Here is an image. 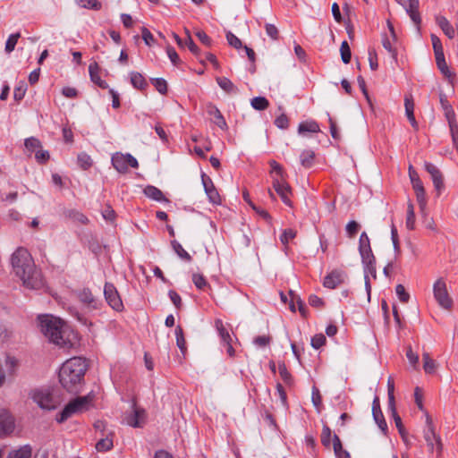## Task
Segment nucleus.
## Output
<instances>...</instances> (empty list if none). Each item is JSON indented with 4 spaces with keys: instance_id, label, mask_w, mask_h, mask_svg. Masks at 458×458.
<instances>
[{
    "instance_id": "f257e3e1",
    "label": "nucleus",
    "mask_w": 458,
    "mask_h": 458,
    "mask_svg": "<svg viewBox=\"0 0 458 458\" xmlns=\"http://www.w3.org/2000/svg\"><path fill=\"white\" fill-rule=\"evenodd\" d=\"M37 321L42 335L60 349L70 350L79 341L78 333L60 318L52 314H41L38 316Z\"/></svg>"
},
{
    "instance_id": "f03ea898",
    "label": "nucleus",
    "mask_w": 458,
    "mask_h": 458,
    "mask_svg": "<svg viewBox=\"0 0 458 458\" xmlns=\"http://www.w3.org/2000/svg\"><path fill=\"white\" fill-rule=\"evenodd\" d=\"M11 263L14 273L26 288L40 290L45 286L42 272L36 267L32 256L26 248L19 247L12 254Z\"/></svg>"
},
{
    "instance_id": "7ed1b4c3",
    "label": "nucleus",
    "mask_w": 458,
    "mask_h": 458,
    "mask_svg": "<svg viewBox=\"0 0 458 458\" xmlns=\"http://www.w3.org/2000/svg\"><path fill=\"white\" fill-rule=\"evenodd\" d=\"M88 369L87 360L83 357H72L63 363L58 372V379L64 389L70 394H79L84 384Z\"/></svg>"
},
{
    "instance_id": "20e7f679",
    "label": "nucleus",
    "mask_w": 458,
    "mask_h": 458,
    "mask_svg": "<svg viewBox=\"0 0 458 458\" xmlns=\"http://www.w3.org/2000/svg\"><path fill=\"white\" fill-rule=\"evenodd\" d=\"M414 401L419 410L424 411L426 416V428L424 429V439L427 443L428 451L432 454L436 450L437 457L442 455L443 444L441 438L435 432L433 420L429 413L425 410L423 404V393L420 387L416 386L414 389Z\"/></svg>"
},
{
    "instance_id": "39448f33",
    "label": "nucleus",
    "mask_w": 458,
    "mask_h": 458,
    "mask_svg": "<svg viewBox=\"0 0 458 458\" xmlns=\"http://www.w3.org/2000/svg\"><path fill=\"white\" fill-rule=\"evenodd\" d=\"M92 401L93 396L90 394L72 399L64 405L63 410L56 414L55 420L62 424L72 415L88 411Z\"/></svg>"
},
{
    "instance_id": "423d86ee",
    "label": "nucleus",
    "mask_w": 458,
    "mask_h": 458,
    "mask_svg": "<svg viewBox=\"0 0 458 458\" xmlns=\"http://www.w3.org/2000/svg\"><path fill=\"white\" fill-rule=\"evenodd\" d=\"M104 297L106 304L116 312L124 311L122 297L113 283L106 282L104 284Z\"/></svg>"
},
{
    "instance_id": "0eeeda50",
    "label": "nucleus",
    "mask_w": 458,
    "mask_h": 458,
    "mask_svg": "<svg viewBox=\"0 0 458 458\" xmlns=\"http://www.w3.org/2000/svg\"><path fill=\"white\" fill-rule=\"evenodd\" d=\"M75 295L78 301L88 310H99L104 308L103 301L94 296L92 291L89 287H83L82 289L77 290L75 292Z\"/></svg>"
},
{
    "instance_id": "6e6552de",
    "label": "nucleus",
    "mask_w": 458,
    "mask_h": 458,
    "mask_svg": "<svg viewBox=\"0 0 458 458\" xmlns=\"http://www.w3.org/2000/svg\"><path fill=\"white\" fill-rule=\"evenodd\" d=\"M433 293L437 302L443 309L450 310L453 307V300L447 292L446 284L443 278H439L435 282Z\"/></svg>"
},
{
    "instance_id": "1a4fd4ad",
    "label": "nucleus",
    "mask_w": 458,
    "mask_h": 458,
    "mask_svg": "<svg viewBox=\"0 0 458 458\" xmlns=\"http://www.w3.org/2000/svg\"><path fill=\"white\" fill-rule=\"evenodd\" d=\"M132 411L125 416L127 425L134 428H142L147 423V411L137 405L136 399L132 400Z\"/></svg>"
},
{
    "instance_id": "9d476101",
    "label": "nucleus",
    "mask_w": 458,
    "mask_h": 458,
    "mask_svg": "<svg viewBox=\"0 0 458 458\" xmlns=\"http://www.w3.org/2000/svg\"><path fill=\"white\" fill-rule=\"evenodd\" d=\"M424 167L425 170L430 174L435 191L437 192V197H439L443 191L445 189L444 175L442 172L430 162H425Z\"/></svg>"
},
{
    "instance_id": "9b49d317",
    "label": "nucleus",
    "mask_w": 458,
    "mask_h": 458,
    "mask_svg": "<svg viewBox=\"0 0 458 458\" xmlns=\"http://www.w3.org/2000/svg\"><path fill=\"white\" fill-rule=\"evenodd\" d=\"M201 182L209 202L214 205H220L221 197L217 189L214 185L212 179L203 172L201 173Z\"/></svg>"
},
{
    "instance_id": "f8f14e48",
    "label": "nucleus",
    "mask_w": 458,
    "mask_h": 458,
    "mask_svg": "<svg viewBox=\"0 0 458 458\" xmlns=\"http://www.w3.org/2000/svg\"><path fill=\"white\" fill-rule=\"evenodd\" d=\"M348 278L346 272L340 269H334L328 273L323 280V286L328 289H335L344 284Z\"/></svg>"
},
{
    "instance_id": "ddd939ff",
    "label": "nucleus",
    "mask_w": 458,
    "mask_h": 458,
    "mask_svg": "<svg viewBox=\"0 0 458 458\" xmlns=\"http://www.w3.org/2000/svg\"><path fill=\"white\" fill-rule=\"evenodd\" d=\"M206 112L207 114L211 116V121L214 123L217 127H219L222 131H227L228 125L227 123L221 113V111L218 109V107L212 102H208L206 104Z\"/></svg>"
},
{
    "instance_id": "4468645a",
    "label": "nucleus",
    "mask_w": 458,
    "mask_h": 458,
    "mask_svg": "<svg viewBox=\"0 0 458 458\" xmlns=\"http://www.w3.org/2000/svg\"><path fill=\"white\" fill-rule=\"evenodd\" d=\"M268 164L271 168L269 174L270 177L272 178V187L276 186V182L280 184L288 182V174L282 165H280L274 159L270 160Z\"/></svg>"
},
{
    "instance_id": "2eb2a0df",
    "label": "nucleus",
    "mask_w": 458,
    "mask_h": 458,
    "mask_svg": "<svg viewBox=\"0 0 458 458\" xmlns=\"http://www.w3.org/2000/svg\"><path fill=\"white\" fill-rule=\"evenodd\" d=\"M32 400L43 410H53L55 406L52 405V395L48 392L42 390H35L31 395Z\"/></svg>"
},
{
    "instance_id": "dca6fc26",
    "label": "nucleus",
    "mask_w": 458,
    "mask_h": 458,
    "mask_svg": "<svg viewBox=\"0 0 458 458\" xmlns=\"http://www.w3.org/2000/svg\"><path fill=\"white\" fill-rule=\"evenodd\" d=\"M14 429V418L8 410L0 412V436L11 434Z\"/></svg>"
},
{
    "instance_id": "f3484780",
    "label": "nucleus",
    "mask_w": 458,
    "mask_h": 458,
    "mask_svg": "<svg viewBox=\"0 0 458 458\" xmlns=\"http://www.w3.org/2000/svg\"><path fill=\"white\" fill-rule=\"evenodd\" d=\"M359 253L361 260L376 258L370 245V240L366 232H362L359 239Z\"/></svg>"
},
{
    "instance_id": "a211bd4d",
    "label": "nucleus",
    "mask_w": 458,
    "mask_h": 458,
    "mask_svg": "<svg viewBox=\"0 0 458 458\" xmlns=\"http://www.w3.org/2000/svg\"><path fill=\"white\" fill-rule=\"evenodd\" d=\"M288 295L290 296L289 300V310L292 312H296L295 303L298 305V310L301 314V316L303 318H307L309 315L308 308L305 304V302L301 300V298L297 295L294 291L289 290Z\"/></svg>"
},
{
    "instance_id": "6ab92c4d",
    "label": "nucleus",
    "mask_w": 458,
    "mask_h": 458,
    "mask_svg": "<svg viewBox=\"0 0 458 458\" xmlns=\"http://www.w3.org/2000/svg\"><path fill=\"white\" fill-rule=\"evenodd\" d=\"M276 194L280 197L281 200L287 207L293 208V203L291 199L293 195V189L289 182L280 184L276 182V186L273 187Z\"/></svg>"
},
{
    "instance_id": "aec40b11",
    "label": "nucleus",
    "mask_w": 458,
    "mask_h": 458,
    "mask_svg": "<svg viewBox=\"0 0 458 458\" xmlns=\"http://www.w3.org/2000/svg\"><path fill=\"white\" fill-rule=\"evenodd\" d=\"M100 71L101 68L97 62L90 63L89 65L90 81L100 89H108V83L105 80H102L100 77Z\"/></svg>"
},
{
    "instance_id": "412c9836",
    "label": "nucleus",
    "mask_w": 458,
    "mask_h": 458,
    "mask_svg": "<svg viewBox=\"0 0 458 458\" xmlns=\"http://www.w3.org/2000/svg\"><path fill=\"white\" fill-rule=\"evenodd\" d=\"M414 100L411 95H405L404 97V107H405V114L407 116L408 121L410 122L411 127L418 131L419 124L416 121L414 115Z\"/></svg>"
},
{
    "instance_id": "4be33fe9",
    "label": "nucleus",
    "mask_w": 458,
    "mask_h": 458,
    "mask_svg": "<svg viewBox=\"0 0 458 458\" xmlns=\"http://www.w3.org/2000/svg\"><path fill=\"white\" fill-rule=\"evenodd\" d=\"M143 193L149 199L158 201V202H165L170 203V199H167L161 190H159L157 187L153 185H147L144 190Z\"/></svg>"
},
{
    "instance_id": "5701e85b",
    "label": "nucleus",
    "mask_w": 458,
    "mask_h": 458,
    "mask_svg": "<svg viewBox=\"0 0 458 458\" xmlns=\"http://www.w3.org/2000/svg\"><path fill=\"white\" fill-rule=\"evenodd\" d=\"M436 23L442 30L444 34L450 39L454 38L455 36V30L453 25L449 22V21L443 15L436 16Z\"/></svg>"
},
{
    "instance_id": "b1692460",
    "label": "nucleus",
    "mask_w": 458,
    "mask_h": 458,
    "mask_svg": "<svg viewBox=\"0 0 458 458\" xmlns=\"http://www.w3.org/2000/svg\"><path fill=\"white\" fill-rule=\"evenodd\" d=\"M130 81L132 87L140 91H145L148 88L147 80L139 72H131Z\"/></svg>"
},
{
    "instance_id": "393cba45",
    "label": "nucleus",
    "mask_w": 458,
    "mask_h": 458,
    "mask_svg": "<svg viewBox=\"0 0 458 458\" xmlns=\"http://www.w3.org/2000/svg\"><path fill=\"white\" fill-rule=\"evenodd\" d=\"M412 185V189L414 190L416 199L419 204V207L421 211H423L427 206V197H426V191L423 185L422 181L420 182H416Z\"/></svg>"
},
{
    "instance_id": "a878e982",
    "label": "nucleus",
    "mask_w": 458,
    "mask_h": 458,
    "mask_svg": "<svg viewBox=\"0 0 458 458\" xmlns=\"http://www.w3.org/2000/svg\"><path fill=\"white\" fill-rule=\"evenodd\" d=\"M320 131L319 124L317 121L310 119L303 121L299 123L298 126V133L301 135L305 134L306 132H313L317 133Z\"/></svg>"
},
{
    "instance_id": "bb28decb",
    "label": "nucleus",
    "mask_w": 458,
    "mask_h": 458,
    "mask_svg": "<svg viewBox=\"0 0 458 458\" xmlns=\"http://www.w3.org/2000/svg\"><path fill=\"white\" fill-rule=\"evenodd\" d=\"M333 449L335 458H351L350 453L344 449L340 437L336 435H333Z\"/></svg>"
},
{
    "instance_id": "cd10ccee",
    "label": "nucleus",
    "mask_w": 458,
    "mask_h": 458,
    "mask_svg": "<svg viewBox=\"0 0 458 458\" xmlns=\"http://www.w3.org/2000/svg\"><path fill=\"white\" fill-rule=\"evenodd\" d=\"M125 154L115 153L111 158L112 165L120 174L127 173V166L125 162Z\"/></svg>"
},
{
    "instance_id": "c85d7f7f",
    "label": "nucleus",
    "mask_w": 458,
    "mask_h": 458,
    "mask_svg": "<svg viewBox=\"0 0 458 458\" xmlns=\"http://www.w3.org/2000/svg\"><path fill=\"white\" fill-rule=\"evenodd\" d=\"M175 338H176V345L179 348L180 352L185 357L187 352V345L186 340L184 336V331L181 325H178L174 330Z\"/></svg>"
},
{
    "instance_id": "c756f323",
    "label": "nucleus",
    "mask_w": 458,
    "mask_h": 458,
    "mask_svg": "<svg viewBox=\"0 0 458 458\" xmlns=\"http://www.w3.org/2000/svg\"><path fill=\"white\" fill-rule=\"evenodd\" d=\"M32 447L30 445H24L16 450H13L8 454L6 458H31Z\"/></svg>"
},
{
    "instance_id": "7c9ffc66",
    "label": "nucleus",
    "mask_w": 458,
    "mask_h": 458,
    "mask_svg": "<svg viewBox=\"0 0 458 458\" xmlns=\"http://www.w3.org/2000/svg\"><path fill=\"white\" fill-rule=\"evenodd\" d=\"M216 81L219 87L228 94H236L238 88L226 77H216Z\"/></svg>"
},
{
    "instance_id": "2f4dec72",
    "label": "nucleus",
    "mask_w": 458,
    "mask_h": 458,
    "mask_svg": "<svg viewBox=\"0 0 458 458\" xmlns=\"http://www.w3.org/2000/svg\"><path fill=\"white\" fill-rule=\"evenodd\" d=\"M278 372H279V375H280L282 380L284 381V383L286 386H293L294 378H293V375L290 373V371L288 370V369L284 361H280L278 363Z\"/></svg>"
},
{
    "instance_id": "473e14b6",
    "label": "nucleus",
    "mask_w": 458,
    "mask_h": 458,
    "mask_svg": "<svg viewBox=\"0 0 458 458\" xmlns=\"http://www.w3.org/2000/svg\"><path fill=\"white\" fill-rule=\"evenodd\" d=\"M215 327L217 330L218 335L220 337L221 344L232 341V337L228 332V330L224 326L223 321L220 318H216L215 320Z\"/></svg>"
},
{
    "instance_id": "72a5a7b5",
    "label": "nucleus",
    "mask_w": 458,
    "mask_h": 458,
    "mask_svg": "<svg viewBox=\"0 0 458 458\" xmlns=\"http://www.w3.org/2000/svg\"><path fill=\"white\" fill-rule=\"evenodd\" d=\"M315 152L310 149H305L303 150L300 155V160L301 164L305 168H310L315 160Z\"/></svg>"
},
{
    "instance_id": "f704fd0d",
    "label": "nucleus",
    "mask_w": 458,
    "mask_h": 458,
    "mask_svg": "<svg viewBox=\"0 0 458 458\" xmlns=\"http://www.w3.org/2000/svg\"><path fill=\"white\" fill-rule=\"evenodd\" d=\"M171 247L176 255L184 261H191V256L182 248V244L176 240L171 241Z\"/></svg>"
},
{
    "instance_id": "c9c22d12",
    "label": "nucleus",
    "mask_w": 458,
    "mask_h": 458,
    "mask_svg": "<svg viewBox=\"0 0 458 458\" xmlns=\"http://www.w3.org/2000/svg\"><path fill=\"white\" fill-rule=\"evenodd\" d=\"M422 360H423V369L426 374H434L437 369V363L436 360H433L429 353L424 352L422 355Z\"/></svg>"
},
{
    "instance_id": "e433bc0d",
    "label": "nucleus",
    "mask_w": 458,
    "mask_h": 458,
    "mask_svg": "<svg viewBox=\"0 0 458 458\" xmlns=\"http://www.w3.org/2000/svg\"><path fill=\"white\" fill-rule=\"evenodd\" d=\"M363 266L364 276L371 275V276L376 279L377 278V267H376V258L371 259L361 260Z\"/></svg>"
},
{
    "instance_id": "4c0bfd02",
    "label": "nucleus",
    "mask_w": 458,
    "mask_h": 458,
    "mask_svg": "<svg viewBox=\"0 0 458 458\" xmlns=\"http://www.w3.org/2000/svg\"><path fill=\"white\" fill-rule=\"evenodd\" d=\"M192 282L199 290H211V285L202 274L194 273L192 275Z\"/></svg>"
},
{
    "instance_id": "58836bf2",
    "label": "nucleus",
    "mask_w": 458,
    "mask_h": 458,
    "mask_svg": "<svg viewBox=\"0 0 458 458\" xmlns=\"http://www.w3.org/2000/svg\"><path fill=\"white\" fill-rule=\"evenodd\" d=\"M406 227L408 230L415 229V212H414V205L411 200L409 199L407 205V216H406Z\"/></svg>"
},
{
    "instance_id": "ea45409f",
    "label": "nucleus",
    "mask_w": 458,
    "mask_h": 458,
    "mask_svg": "<svg viewBox=\"0 0 458 458\" xmlns=\"http://www.w3.org/2000/svg\"><path fill=\"white\" fill-rule=\"evenodd\" d=\"M333 435L334 434H332V430L327 424H324L320 436L321 444L324 447L330 448L331 442H333Z\"/></svg>"
},
{
    "instance_id": "a19ab883",
    "label": "nucleus",
    "mask_w": 458,
    "mask_h": 458,
    "mask_svg": "<svg viewBox=\"0 0 458 458\" xmlns=\"http://www.w3.org/2000/svg\"><path fill=\"white\" fill-rule=\"evenodd\" d=\"M77 164L82 170H89L93 165V161L89 154L81 152L77 156Z\"/></svg>"
},
{
    "instance_id": "79ce46f5",
    "label": "nucleus",
    "mask_w": 458,
    "mask_h": 458,
    "mask_svg": "<svg viewBox=\"0 0 458 458\" xmlns=\"http://www.w3.org/2000/svg\"><path fill=\"white\" fill-rule=\"evenodd\" d=\"M251 106L257 111H264L269 106V101L265 97H254L250 100Z\"/></svg>"
},
{
    "instance_id": "37998d69",
    "label": "nucleus",
    "mask_w": 458,
    "mask_h": 458,
    "mask_svg": "<svg viewBox=\"0 0 458 458\" xmlns=\"http://www.w3.org/2000/svg\"><path fill=\"white\" fill-rule=\"evenodd\" d=\"M150 82L161 95L167 94L168 84L164 78H151Z\"/></svg>"
},
{
    "instance_id": "c03bdc74",
    "label": "nucleus",
    "mask_w": 458,
    "mask_h": 458,
    "mask_svg": "<svg viewBox=\"0 0 458 458\" xmlns=\"http://www.w3.org/2000/svg\"><path fill=\"white\" fill-rule=\"evenodd\" d=\"M373 419L375 422L377 424L378 428L381 429L384 435H386L388 431L387 423L385 420L384 414L381 411H376L375 412H372Z\"/></svg>"
},
{
    "instance_id": "a18cd8bd",
    "label": "nucleus",
    "mask_w": 458,
    "mask_h": 458,
    "mask_svg": "<svg viewBox=\"0 0 458 458\" xmlns=\"http://www.w3.org/2000/svg\"><path fill=\"white\" fill-rule=\"evenodd\" d=\"M185 32L187 34V38H185V45L188 47V49L196 56L199 57L201 55L200 48L196 45V43L193 41L190 30L188 29H185Z\"/></svg>"
},
{
    "instance_id": "49530a36",
    "label": "nucleus",
    "mask_w": 458,
    "mask_h": 458,
    "mask_svg": "<svg viewBox=\"0 0 458 458\" xmlns=\"http://www.w3.org/2000/svg\"><path fill=\"white\" fill-rule=\"evenodd\" d=\"M341 59L344 64H348L352 59L351 47L346 40H344L340 47Z\"/></svg>"
},
{
    "instance_id": "de8ad7c7",
    "label": "nucleus",
    "mask_w": 458,
    "mask_h": 458,
    "mask_svg": "<svg viewBox=\"0 0 458 458\" xmlns=\"http://www.w3.org/2000/svg\"><path fill=\"white\" fill-rule=\"evenodd\" d=\"M296 236L297 231L295 229L287 228L284 229L282 234L280 235V242L284 246L287 247L289 242L291 240H293Z\"/></svg>"
},
{
    "instance_id": "09e8293b",
    "label": "nucleus",
    "mask_w": 458,
    "mask_h": 458,
    "mask_svg": "<svg viewBox=\"0 0 458 458\" xmlns=\"http://www.w3.org/2000/svg\"><path fill=\"white\" fill-rule=\"evenodd\" d=\"M27 88L28 86L24 81H20L19 84L15 86L13 90V98L16 102L19 103L23 99Z\"/></svg>"
},
{
    "instance_id": "8fccbe9b",
    "label": "nucleus",
    "mask_w": 458,
    "mask_h": 458,
    "mask_svg": "<svg viewBox=\"0 0 458 458\" xmlns=\"http://www.w3.org/2000/svg\"><path fill=\"white\" fill-rule=\"evenodd\" d=\"M225 38L228 45L235 49H240L244 47L242 40L230 30L226 31Z\"/></svg>"
},
{
    "instance_id": "3c124183",
    "label": "nucleus",
    "mask_w": 458,
    "mask_h": 458,
    "mask_svg": "<svg viewBox=\"0 0 458 458\" xmlns=\"http://www.w3.org/2000/svg\"><path fill=\"white\" fill-rule=\"evenodd\" d=\"M20 38H21L20 32L13 33L8 37V38L5 42V48H4L6 53L9 54L14 50L16 44L18 42V39Z\"/></svg>"
},
{
    "instance_id": "603ef678",
    "label": "nucleus",
    "mask_w": 458,
    "mask_h": 458,
    "mask_svg": "<svg viewBox=\"0 0 458 458\" xmlns=\"http://www.w3.org/2000/svg\"><path fill=\"white\" fill-rule=\"evenodd\" d=\"M360 225L355 220L348 222L345 226L346 234L349 238H354L358 232L360 231Z\"/></svg>"
},
{
    "instance_id": "864d4df0",
    "label": "nucleus",
    "mask_w": 458,
    "mask_h": 458,
    "mask_svg": "<svg viewBox=\"0 0 458 458\" xmlns=\"http://www.w3.org/2000/svg\"><path fill=\"white\" fill-rule=\"evenodd\" d=\"M311 401L315 408L319 412L322 407V396L320 394L318 388L316 386H313L312 387Z\"/></svg>"
},
{
    "instance_id": "5fc2aeb1",
    "label": "nucleus",
    "mask_w": 458,
    "mask_h": 458,
    "mask_svg": "<svg viewBox=\"0 0 458 458\" xmlns=\"http://www.w3.org/2000/svg\"><path fill=\"white\" fill-rule=\"evenodd\" d=\"M166 54L169 57L171 63L174 66H179L182 63L181 58L179 57L177 52L175 51L174 47H172L171 45H168L166 47Z\"/></svg>"
},
{
    "instance_id": "6e6d98bb",
    "label": "nucleus",
    "mask_w": 458,
    "mask_h": 458,
    "mask_svg": "<svg viewBox=\"0 0 458 458\" xmlns=\"http://www.w3.org/2000/svg\"><path fill=\"white\" fill-rule=\"evenodd\" d=\"M24 146L29 151H35L37 148H41L42 145L38 139L35 137L27 138L24 140Z\"/></svg>"
},
{
    "instance_id": "4d7b16f0",
    "label": "nucleus",
    "mask_w": 458,
    "mask_h": 458,
    "mask_svg": "<svg viewBox=\"0 0 458 458\" xmlns=\"http://www.w3.org/2000/svg\"><path fill=\"white\" fill-rule=\"evenodd\" d=\"M395 293L401 302L407 303L409 301L410 293L406 291L403 284H399L396 285Z\"/></svg>"
},
{
    "instance_id": "13d9d810",
    "label": "nucleus",
    "mask_w": 458,
    "mask_h": 458,
    "mask_svg": "<svg viewBox=\"0 0 458 458\" xmlns=\"http://www.w3.org/2000/svg\"><path fill=\"white\" fill-rule=\"evenodd\" d=\"M387 405H388V411L391 413V418L394 420L395 427L396 428H400V426H402L403 424V421H402V419H401L400 415L397 412L396 403H387Z\"/></svg>"
},
{
    "instance_id": "bf43d9fd",
    "label": "nucleus",
    "mask_w": 458,
    "mask_h": 458,
    "mask_svg": "<svg viewBox=\"0 0 458 458\" xmlns=\"http://www.w3.org/2000/svg\"><path fill=\"white\" fill-rule=\"evenodd\" d=\"M80 4L83 8L98 11L102 7V4L98 0H80Z\"/></svg>"
},
{
    "instance_id": "052dcab7",
    "label": "nucleus",
    "mask_w": 458,
    "mask_h": 458,
    "mask_svg": "<svg viewBox=\"0 0 458 458\" xmlns=\"http://www.w3.org/2000/svg\"><path fill=\"white\" fill-rule=\"evenodd\" d=\"M326 343L327 338L323 334L315 335L310 341L311 346L316 350L320 349L323 345L326 344Z\"/></svg>"
},
{
    "instance_id": "680f3d73",
    "label": "nucleus",
    "mask_w": 458,
    "mask_h": 458,
    "mask_svg": "<svg viewBox=\"0 0 458 458\" xmlns=\"http://www.w3.org/2000/svg\"><path fill=\"white\" fill-rule=\"evenodd\" d=\"M113 447V440L108 438V437H106V438H102L100 439L97 444H96V449L98 451V452H105V451H108L110 450L111 448Z\"/></svg>"
},
{
    "instance_id": "e2e57ef3",
    "label": "nucleus",
    "mask_w": 458,
    "mask_h": 458,
    "mask_svg": "<svg viewBox=\"0 0 458 458\" xmlns=\"http://www.w3.org/2000/svg\"><path fill=\"white\" fill-rule=\"evenodd\" d=\"M274 123L277 128L286 130L289 127V118L285 114H281L275 119Z\"/></svg>"
},
{
    "instance_id": "0e129e2a",
    "label": "nucleus",
    "mask_w": 458,
    "mask_h": 458,
    "mask_svg": "<svg viewBox=\"0 0 458 458\" xmlns=\"http://www.w3.org/2000/svg\"><path fill=\"white\" fill-rule=\"evenodd\" d=\"M382 45H383V47L392 55V57L396 60L397 51L394 47H392V44H391L386 33L383 34Z\"/></svg>"
},
{
    "instance_id": "69168bd1",
    "label": "nucleus",
    "mask_w": 458,
    "mask_h": 458,
    "mask_svg": "<svg viewBox=\"0 0 458 458\" xmlns=\"http://www.w3.org/2000/svg\"><path fill=\"white\" fill-rule=\"evenodd\" d=\"M102 216H103L104 219L108 222H114L116 217L115 211L108 204L106 205V207L102 210Z\"/></svg>"
},
{
    "instance_id": "338daca9",
    "label": "nucleus",
    "mask_w": 458,
    "mask_h": 458,
    "mask_svg": "<svg viewBox=\"0 0 458 458\" xmlns=\"http://www.w3.org/2000/svg\"><path fill=\"white\" fill-rule=\"evenodd\" d=\"M265 30L267 35L273 40H277L279 38V30L274 24L266 23Z\"/></svg>"
},
{
    "instance_id": "774afa93",
    "label": "nucleus",
    "mask_w": 458,
    "mask_h": 458,
    "mask_svg": "<svg viewBox=\"0 0 458 458\" xmlns=\"http://www.w3.org/2000/svg\"><path fill=\"white\" fill-rule=\"evenodd\" d=\"M309 304L317 309L323 308L325 306V301L322 298L316 294H310L308 299Z\"/></svg>"
}]
</instances>
